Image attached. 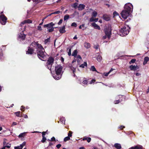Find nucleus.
Wrapping results in <instances>:
<instances>
[{
    "label": "nucleus",
    "mask_w": 149,
    "mask_h": 149,
    "mask_svg": "<svg viewBox=\"0 0 149 149\" xmlns=\"http://www.w3.org/2000/svg\"><path fill=\"white\" fill-rule=\"evenodd\" d=\"M25 23L24 22V21H23L21 22V23L20 24V26H22Z\"/></svg>",
    "instance_id": "obj_56"
},
{
    "label": "nucleus",
    "mask_w": 149,
    "mask_h": 149,
    "mask_svg": "<svg viewBox=\"0 0 149 149\" xmlns=\"http://www.w3.org/2000/svg\"><path fill=\"white\" fill-rule=\"evenodd\" d=\"M87 64L86 62H84V63L79 65L80 68H84V66H87Z\"/></svg>",
    "instance_id": "obj_26"
},
{
    "label": "nucleus",
    "mask_w": 149,
    "mask_h": 149,
    "mask_svg": "<svg viewBox=\"0 0 149 149\" xmlns=\"http://www.w3.org/2000/svg\"><path fill=\"white\" fill-rule=\"evenodd\" d=\"M114 146L117 149H120L121 148V146L120 143H116L114 145Z\"/></svg>",
    "instance_id": "obj_21"
},
{
    "label": "nucleus",
    "mask_w": 149,
    "mask_h": 149,
    "mask_svg": "<svg viewBox=\"0 0 149 149\" xmlns=\"http://www.w3.org/2000/svg\"><path fill=\"white\" fill-rule=\"evenodd\" d=\"M132 9L133 6L132 4L128 3L125 4L124 10L120 13L122 17L124 19H126L132 11Z\"/></svg>",
    "instance_id": "obj_1"
},
{
    "label": "nucleus",
    "mask_w": 149,
    "mask_h": 149,
    "mask_svg": "<svg viewBox=\"0 0 149 149\" xmlns=\"http://www.w3.org/2000/svg\"><path fill=\"white\" fill-rule=\"evenodd\" d=\"M60 13V11H56L55 12H54V13H52L50 15H49V16L51 15H52V14H59Z\"/></svg>",
    "instance_id": "obj_35"
},
{
    "label": "nucleus",
    "mask_w": 149,
    "mask_h": 149,
    "mask_svg": "<svg viewBox=\"0 0 149 149\" xmlns=\"http://www.w3.org/2000/svg\"><path fill=\"white\" fill-rule=\"evenodd\" d=\"M55 25V24L52 22L50 23L47 24H45L43 26L44 28H46L47 29V31L49 33L53 32L54 28L53 26Z\"/></svg>",
    "instance_id": "obj_5"
},
{
    "label": "nucleus",
    "mask_w": 149,
    "mask_h": 149,
    "mask_svg": "<svg viewBox=\"0 0 149 149\" xmlns=\"http://www.w3.org/2000/svg\"><path fill=\"white\" fill-rule=\"evenodd\" d=\"M129 68L130 70L134 71H139V67L138 65H131L130 66Z\"/></svg>",
    "instance_id": "obj_11"
},
{
    "label": "nucleus",
    "mask_w": 149,
    "mask_h": 149,
    "mask_svg": "<svg viewBox=\"0 0 149 149\" xmlns=\"http://www.w3.org/2000/svg\"><path fill=\"white\" fill-rule=\"evenodd\" d=\"M50 42V37L45 40L44 42L45 44H47Z\"/></svg>",
    "instance_id": "obj_29"
},
{
    "label": "nucleus",
    "mask_w": 149,
    "mask_h": 149,
    "mask_svg": "<svg viewBox=\"0 0 149 149\" xmlns=\"http://www.w3.org/2000/svg\"><path fill=\"white\" fill-rule=\"evenodd\" d=\"M122 101V99H118L117 100L114 101V103L115 104H118L120 102Z\"/></svg>",
    "instance_id": "obj_32"
},
{
    "label": "nucleus",
    "mask_w": 149,
    "mask_h": 149,
    "mask_svg": "<svg viewBox=\"0 0 149 149\" xmlns=\"http://www.w3.org/2000/svg\"><path fill=\"white\" fill-rule=\"evenodd\" d=\"M68 55L69 56H70L71 55V49H70L69 50V52H68Z\"/></svg>",
    "instance_id": "obj_45"
},
{
    "label": "nucleus",
    "mask_w": 149,
    "mask_h": 149,
    "mask_svg": "<svg viewBox=\"0 0 149 149\" xmlns=\"http://www.w3.org/2000/svg\"><path fill=\"white\" fill-rule=\"evenodd\" d=\"M51 141H56V139L54 137H53L51 138Z\"/></svg>",
    "instance_id": "obj_49"
},
{
    "label": "nucleus",
    "mask_w": 149,
    "mask_h": 149,
    "mask_svg": "<svg viewBox=\"0 0 149 149\" xmlns=\"http://www.w3.org/2000/svg\"><path fill=\"white\" fill-rule=\"evenodd\" d=\"M72 131H70L69 133H68V137H71L72 136Z\"/></svg>",
    "instance_id": "obj_44"
},
{
    "label": "nucleus",
    "mask_w": 149,
    "mask_h": 149,
    "mask_svg": "<svg viewBox=\"0 0 149 149\" xmlns=\"http://www.w3.org/2000/svg\"><path fill=\"white\" fill-rule=\"evenodd\" d=\"M14 149H22L19 148V147L16 146L14 147Z\"/></svg>",
    "instance_id": "obj_64"
},
{
    "label": "nucleus",
    "mask_w": 149,
    "mask_h": 149,
    "mask_svg": "<svg viewBox=\"0 0 149 149\" xmlns=\"http://www.w3.org/2000/svg\"><path fill=\"white\" fill-rule=\"evenodd\" d=\"M70 139V137H65V138L64 139L63 141L64 142H66L67 141L69 140Z\"/></svg>",
    "instance_id": "obj_36"
},
{
    "label": "nucleus",
    "mask_w": 149,
    "mask_h": 149,
    "mask_svg": "<svg viewBox=\"0 0 149 149\" xmlns=\"http://www.w3.org/2000/svg\"><path fill=\"white\" fill-rule=\"evenodd\" d=\"M102 18L104 20L106 21H109L110 19L109 16L107 14H103Z\"/></svg>",
    "instance_id": "obj_14"
},
{
    "label": "nucleus",
    "mask_w": 149,
    "mask_h": 149,
    "mask_svg": "<svg viewBox=\"0 0 149 149\" xmlns=\"http://www.w3.org/2000/svg\"><path fill=\"white\" fill-rule=\"evenodd\" d=\"M46 132H42V137L45 136V135Z\"/></svg>",
    "instance_id": "obj_53"
},
{
    "label": "nucleus",
    "mask_w": 149,
    "mask_h": 149,
    "mask_svg": "<svg viewBox=\"0 0 149 149\" xmlns=\"http://www.w3.org/2000/svg\"><path fill=\"white\" fill-rule=\"evenodd\" d=\"M25 108V107H24L23 106H22L21 107V111H24L23 110V109Z\"/></svg>",
    "instance_id": "obj_63"
},
{
    "label": "nucleus",
    "mask_w": 149,
    "mask_h": 149,
    "mask_svg": "<svg viewBox=\"0 0 149 149\" xmlns=\"http://www.w3.org/2000/svg\"><path fill=\"white\" fill-rule=\"evenodd\" d=\"M54 61V59L53 57L50 56L48 59L47 62L45 64V66L50 71H51L52 66L53 65Z\"/></svg>",
    "instance_id": "obj_4"
},
{
    "label": "nucleus",
    "mask_w": 149,
    "mask_h": 149,
    "mask_svg": "<svg viewBox=\"0 0 149 149\" xmlns=\"http://www.w3.org/2000/svg\"><path fill=\"white\" fill-rule=\"evenodd\" d=\"M32 1H33L34 2H35V3H39V0H32Z\"/></svg>",
    "instance_id": "obj_59"
},
{
    "label": "nucleus",
    "mask_w": 149,
    "mask_h": 149,
    "mask_svg": "<svg viewBox=\"0 0 149 149\" xmlns=\"http://www.w3.org/2000/svg\"><path fill=\"white\" fill-rule=\"evenodd\" d=\"M78 3L77 2H75V3H74V4L73 5V6H72L75 9H76L78 7Z\"/></svg>",
    "instance_id": "obj_34"
},
{
    "label": "nucleus",
    "mask_w": 149,
    "mask_h": 149,
    "mask_svg": "<svg viewBox=\"0 0 149 149\" xmlns=\"http://www.w3.org/2000/svg\"><path fill=\"white\" fill-rule=\"evenodd\" d=\"M91 16V17L90 19V21L92 22H93V12L92 13Z\"/></svg>",
    "instance_id": "obj_41"
},
{
    "label": "nucleus",
    "mask_w": 149,
    "mask_h": 149,
    "mask_svg": "<svg viewBox=\"0 0 149 149\" xmlns=\"http://www.w3.org/2000/svg\"><path fill=\"white\" fill-rule=\"evenodd\" d=\"M85 6L84 4H80L77 8L79 10L81 11L84 9Z\"/></svg>",
    "instance_id": "obj_16"
},
{
    "label": "nucleus",
    "mask_w": 149,
    "mask_h": 149,
    "mask_svg": "<svg viewBox=\"0 0 149 149\" xmlns=\"http://www.w3.org/2000/svg\"><path fill=\"white\" fill-rule=\"evenodd\" d=\"M149 58L148 56L144 57V61L143 62V65H145L149 61Z\"/></svg>",
    "instance_id": "obj_22"
},
{
    "label": "nucleus",
    "mask_w": 149,
    "mask_h": 149,
    "mask_svg": "<svg viewBox=\"0 0 149 149\" xmlns=\"http://www.w3.org/2000/svg\"><path fill=\"white\" fill-rule=\"evenodd\" d=\"M97 13L95 11H94L93 12V17H95L96 16H97Z\"/></svg>",
    "instance_id": "obj_48"
},
{
    "label": "nucleus",
    "mask_w": 149,
    "mask_h": 149,
    "mask_svg": "<svg viewBox=\"0 0 149 149\" xmlns=\"http://www.w3.org/2000/svg\"><path fill=\"white\" fill-rule=\"evenodd\" d=\"M136 59H132L130 62H129V63L130 64H131L132 63H134L136 61Z\"/></svg>",
    "instance_id": "obj_33"
},
{
    "label": "nucleus",
    "mask_w": 149,
    "mask_h": 149,
    "mask_svg": "<svg viewBox=\"0 0 149 149\" xmlns=\"http://www.w3.org/2000/svg\"><path fill=\"white\" fill-rule=\"evenodd\" d=\"M37 55L39 59L44 61L43 59L46 57V53L45 52V50L42 47V48H40L37 49Z\"/></svg>",
    "instance_id": "obj_2"
},
{
    "label": "nucleus",
    "mask_w": 149,
    "mask_h": 149,
    "mask_svg": "<svg viewBox=\"0 0 149 149\" xmlns=\"http://www.w3.org/2000/svg\"><path fill=\"white\" fill-rule=\"evenodd\" d=\"M107 37V35H105L103 37V38H102L103 39H105Z\"/></svg>",
    "instance_id": "obj_62"
},
{
    "label": "nucleus",
    "mask_w": 149,
    "mask_h": 149,
    "mask_svg": "<svg viewBox=\"0 0 149 149\" xmlns=\"http://www.w3.org/2000/svg\"><path fill=\"white\" fill-rule=\"evenodd\" d=\"M130 28L127 25L123 26L120 30V34L122 36H125L127 35L130 32Z\"/></svg>",
    "instance_id": "obj_3"
},
{
    "label": "nucleus",
    "mask_w": 149,
    "mask_h": 149,
    "mask_svg": "<svg viewBox=\"0 0 149 149\" xmlns=\"http://www.w3.org/2000/svg\"><path fill=\"white\" fill-rule=\"evenodd\" d=\"M42 137V139L41 142L43 143H45V142L46 141V139L45 136H43Z\"/></svg>",
    "instance_id": "obj_38"
},
{
    "label": "nucleus",
    "mask_w": 149,
    "mask_h": 149,
    "mask_svg": "<svg viewBox=\"0 0 149 149\" xmlns=\"http://www.w3.org/2000/svg\"><path fill=\"white\" fill-rule=\"evenodd\" d=\"M61 144H58V145H56V147L58 149H59L60 148V147H61Z\"/></svg>",
    "instance_id": "obj_50"
},
{
    "label": "nucleus",
    "mask_w": 149,
    "mask_h": 149,
    "mask_svg": "<svg viewBox=\"0 0 149 149\" xmlns=\"http://www.w3.org/2000/svg\"><path fill=\"white\" fill-rule=\"evenodd\" d=\"M125 128V126H123L121 125L120 126V130H123V128Z\"/></svg>",
    "instance_id": "obj_60"
},
{
    "label": "nucleus",
    "mask_w": 149,
    "mask_h": 149,
    "mask_svg": "<svg viewBox=\"0 0 149 149\" xmlns=\"http://www.w3.org/2000/svg\"><path fill=\"white\" fill-rule=\"evenodd\" d=\"M84 47L87 48H89L90 47V44L89 43L85 42L84 43Z\"/></svg>",
    "instance_id": "obj_24"
},
{
    "label": "nucleus",
    "mask_w": 149,
    "mask_h": 149,
    "mask_svg": "<svg viewBox=\"0 0 149 149\" xmlns=\"http://www.w3.org/2000/svg\"><path fill=\"white\" fill-rule=\"evenodd\" d=\"M105 35L107 36L108 39H110L111 35V26L110 24L108 25L107 27L104 30Z\"/></svg>",
    "instance_id": "obj_6"
},
{
    "label": "nucleus",
    "mask_w": 149,
    "mask_h": 149,
    "mask_svg": "<svg viewBox=\"0 0 149 149\" xmlns=\"http://www.w3.org/2000/svg\"><path fill=\"white\" fill-rule=\"evenodd\" d=\"M3 55L2 50L1 49H0V59H1Z\"/></svg>",
    "instance_id": "obj_39"
},
{
    "label": "nucleus",
    "mask_w": 149,
    "mask_h": 149,
    "mask_svg": "<svg viewBox=\"0 0 149 149\" xmlns=\"http://www.w3.org/2000/svg\"><path fill=\"white\" fill-rule=\"evenodd\" d=\"M37 29L38 30L41 31L42 30V28L41 26H38L37 27Z\"/></svg>",
    "instance_id": "obj_46"
},
{
    "label": "nucleus",
    "mask_w": 149,
    "mask_h": 149,
    "mask_svg": "<svg viewBox=\"0 0 149 149\" xmlns=\"http://www.w3.org/2000/svg\"><path fill=\"white\" fill-rule=\"evenodd\" d=\"M59 31L60 33H65L66 32L65 30V26H63L61 28H60V29L59 30Z\"/></svg>",
    "instance_id": "obj_17"
},
{
    "label": "nucleus",
    "mask_w": 149,
    "mask_h": 149,
    "mask_svg": "<svg viewBox=\"0 0 149 149\" xmlns=\"http://www.w3.org/2000/svg\"><path fill=\"white\" fill-rule=\"evenodd\" d=\"M25 23H32V21L29 19H27L24 21Z\"/></svg>",
    "instance_id": "obj_30"
},
{
    "label": "nucleus",
    "mask_w": 149,
    "mask_h": 149,
    "mask_svg": "<svg viewBox=\"0 0 149 149\" xmlns=\"http://www.w3.org/2000/svg\"><path fill=\"white\" fill-rule=\"evenodd\" d=\"M109 72H108V73H104V75L106 77H107L109 74Z\"/></svg>",
    "instance_id": "obj_52"
},
{
    "label": "nucleus",
    "mask_w": 149,
    "mask_h": 149,
    "mask_svg": "<svg viewBox=\"0 0 149 149\" xmlns=\"http://www.w3.org/2000/svg\"><path fill=\"white\" fill-rule=\"evenodd\" d=\"M143 147L141 145H137L134 147H132L130 149H142Z\"/></svg>",
    "instance_id": "obj_15"
},
{
    "label": "nucleus",
    "mask_w": 149,
    "mask_h": 149,
    "mask_svg": "<svg viewBox=\"0 0 149 149\" xmlns=\"http://www.w3.org/2000/svg\"><path fill=\"white\" fill-rule=\"evenodd\" d=\"M61 62L63 63L64 61V59L63 57H61Z\"/></svg>",
    "instance_id": "obj_61"
},
{
    "label": "nucleus",
    "mask_w": 149,
    "mask_h": 149,
    "mask_svg": "<svg viewBox=\"0 0 149 149\" xmlns=\"http://www.w3.org/2000/svg\"><path fill=\"white\" fill-rule=\"evenodd\" d=\"M76 61V58H74L73 60L72 61V63H74Z\"/></svg>",
    "instance_id": "obj_58"
},
{
    "label": "nucleus",
    "mask_w": 149,
    "mask_h": 149,
    "mask_svg": "<svg viewBox=\"0 0 149 149\" xmlns=\"http://www.w3.org/2000/svg\"><path fill=\"white\" fill-rule=\"evenodd\" d=\"M63 19H61L59 21L58 23V25H60L63 22Z\"/></svg>",
    "instance_id": "obj_47"
},
{
    "label": "nucleus",
    "mask_w": 149,
    "mask_h": 149,
    "mask_svg": "<svg viewBox=\"0 0 149 149\" xmlns=\"http://www.w3.org/2000/svg\"><path fill=\"white\" fill-rule=\"evenodd\" d=\"M96 59H97V61H100L102 59V57L100 55V54L99 53H97L96 55Z\"/></svg>",
    "instance_id": "obj_18"
},
{
    "label": "nucleus",
    "mask_w": 149,
    "mask_h": 149,
    "mask_svg": "<svg viewBox=\"0 0 149 149\" xmlns=\"http://www.w3.org/2000/svg\"><path fill=\"white\" fill-rule=\"evenodd\" d=\"M24 146H23V145H20L19 146H17L18 147H19V148H20L22 149L23 147Z\"/></svg>",
    "instance_id": "obj_57"
},
{
    "label": "nucleus",
    "mask_w": 149,
    "mask_h": 149,
    "mask_svg": "<svg viewBox=\"0 0 149 149\" xmlns=\"http://www.w3.org/2000/svg\"><path fill=\"white\" fill-rule=\"evenodd\" d=\"M69 67L72 70H73V73H74L76 71L75 68L72 67V66L71 65V64L70 65H69Z\"/></svg>",
    "instance_id": "obj_28"
},
{
    "label": "nucleus",
    "mask_w": 149,
    "mask_h": 149,
    "mask_svg": "<svg viewBox=\"0 0 149 149\" xmlns=\"http://www.w3.org/2000/svg\"><path fill=\"white\" fill-rule=\"evenodd\" d=\"M60 121L62 122L63 123V122H65V119L64 118H60Z\"/></svg>",
    "instance_id": "obj_40"
},
{
    "label": "nucleus",
    "mask_w": 149,
    "mask_h": 149,
    "mask_svg": "<svg viewBox=\"0 0 149 149\" xmlns=\"http://www.w3.org/2000/svg\"><path fill=\"white\" fill-rule=\"evenodd\" d=\"M76 59H77V61L78 63V64H80V61H81L82 58L81 56L79 55H77V56L76 57Z\"/></svg>",
    "instance_id": "obj_19"
},
{
    "label": "nucleus",
    "mask_w": 149,
    "mask_h": 149,
    "mask_svg": "<svg viewBox=\"0 0 149 149\" xmlns=\"http://www.w3.org/2000/svg\"><path fill=\"white\" fill-rule=\"evenodd\" d=\"M71 26L76 27L77 26V24L75 22H73L71 24Z\"/></svg>",
    "instance_id": "obj_42"
},
{
    "label": "nucleus",
    "mask_w": 149,
    "mask_h": 149,
    "mask_svg": "<svg viewBox=\"0 0 149 149\" xmlns=\"http://www.w3.org/2000/svg\"><path fill=\"white\" fill-rule=\"evenodd\" d=\"M85 78H84L83 80H81V82L83 84H91L92 83H93V79H92L91 81H89V79H85Z\"/></svg>",
    "instance_id": "obj_10"
},
{
    "label": "nucleus",
    "mask_w": 149,
    "mask_h": 149,
    "mask_svg": "<svg viewBox=\"0 0 149 149\" xmlns=\"http://www.w3.org/2000/svg\"><path fill=\"white\" fill-rule=\"evenodd\" d=\"M99 47V45H98L94 46V48L97 49H98Z\"/></svg>",
    "instance_id": "obj_54"
},
{
    "label": "nucleus",
    "mask_w": 149,
    "mask_h": 149,
    "mask_svg": "<svg viewBox=\"0 0 149 149\" xmlns=\"http://www.w3.org/2000/svg\"><path fill=\"white\" fill-rule=\"evenodd\" d=\"M20 113L21 112L20 111H17L15 113V114L16 116L17 117H21L22 116V114H20Z\"/></svg>",
    "instance_id": "obj_27"
},
{
    "label": "nucleus",
    "mask_w": 149,
    "mask_h": 149,
    "mask_svg": "<svg viewBox=\"0 0 149 149\" xmlns=\"http://www.w3.org/2000/svg\"><path fill=\"white\" fill-rule=\"evenodd\" d=\"M69 18V15L68 14H66L64 17V20L65 21Z\"/></svg>",
    "instance_id": "obj_31"
},
{
    "label": "nucleus",
    "mask_w": 149,
    "mask_h": 149,
    "mask_svg": "<svg viewBox=\"0 0 149 149\" xmlns=\"http://www.w3.org/2000/svg\"><path fill=\"white\" fill-rule=\"evenodd\" d=\"M19 37L23 40H24L26 37V35L24 34H21L19 35Z\"/></svg>",
    "instance_id": "obj_25"
},
{
    "label": "nucleus",
    "mask_w": 149,
    "mask_h": 149,
    "mask_svg": "<svg viewBox=\"0 0 149 149\" xmlns=\"http://www.w3.org/2000/svg\"><path fill=\"white\" fill-rule=\"evenodd\" d=\"M93 27L94 28H95L96 29H97L98 30H100V26L97 25L95 23H93Z\"/></svg>",
    "instance_id": "obj_23"
},
{
    "label": "nucleus",
    "mask_w": 149,
    "mask_h": 149,
    "mask_svg": "<svg viewBox=\"0 0 149 149\" xmlns=\"http://www.w3.org/2000/svg\"><path fill=\"white\" fill-rule=\"evenodd\" d=\"M34 49L33 48L29 47H28L27 51L26 52V54L31 55L34 53Z\"/></svg>",
    "instance_id": "obj_12"
},
{
    "label": "nucleus",
    "mask_w": 149,
    "mask_h": 149,
    "mask_svg": "<svg viewBox=\"0 0 149 149\" xmlns=\"http://www.w3.org/2000/svg\"><path fill=\"white\" fill-rule=\"evenodd\" d=\"M25 135V133H22L19 134V138H21L22 137H24V136Z\"/></svg>",
    "instance_id": "obj_37"
},
{
    "label": "nucleus",
    "mask_w": 149,
    "mask_h": 149,
    "mask_svg": "<svg viewBox=\"0 0 149 149\" xmlns=\"http://www.w3.org/2000/svg\"><path fill=\"white\" fill-rule=\"evenodd\" d=\"M113 16H117L118 15V14L116 11H115L113 13Z\"/></svg>",
    "instance_id": "obj_43"
},
{
    "label": "nucleus",
    "mask_w": 149,
    "mask_h": 149,
    "mask_svg": "<svg viewBox=\"0 0 149 149\" xmlns=\"http://www.w3.org/2000/svg\"><path fill=\"white\" fill-rule=\"evenodd\" d=\"M7 17L4 14H1L0 16V22L1 25H5L7 22Z\"/></svg>",
    "instance_id": "obj_7"
},
{
    "label": "nucleus",
    "mask_w": 149,
    "mask_h": 149,
    "mask_svg": "<svg viewBox=\"0 0 149 149\" xmlns=\"http://www.w3.org/2000/svg\"><path fill=\"white\" fill-rule=\"evenodd\" d=\"M77 50H75L74 51L73 53H72V56H73L74 57V58H76L77 57Z\"/></svg>",
    "instance_id": "obj_20"
},
{
    "label": "nucleus",
    "mask_w": 149,
    "mask_h": 149,
    "mask_svg": "<svg viewBox=\"0 0 149 149\" xmlns=\"http://www.w3.org/2000/svg\"><path fill=\"white\" fill-rule=\"evenodd\" d=\"M62 74H59L55 73V74H54L53 75V77L55 80H59L61 78Z\"/></svg>",
    "instance_id": "obj_13"
},
{
    "label": "nucleus",
    "mask_w": 149,
    "mask_h": 149,
    "mask_svg": "<svg viewBox=\"0 0 149 149\" xmlns=\"http://www.w3.org/2000/svg\"><path fill=\"white\" fill-rule=\"evenodd\" d=\"M31 46H32L33 47H36V49H38L40 48H42L43 47L41 44L38 43V42H32L30 45Z\"/></svg>",
    "instance_id": "obj_8"
},
{
    "label": "nucleus",
    "mask_w": 149,
    "mask_h": 149,
    "mask_svg": "<svg viewBox=\"0 0 149 149\" xmlns=\"http://www.w3.org/2000/svg\"><path fill=\"white\" fill-rule=\"evenodd\" d=\"M98 18H94V19H93V21L94 22H97V21H98Z\"/></svg>",
    "instance_id": "obj_55"
},
{
    "label": "nucleus",
    "mask_w": 149,
    "mask_h": 149,
    "mask_svg": "<svg viewBox=\"0 0 149 149\" xmlns=\"http://www.w3.org/2000/svg\"><path fill=\"white\" fill-rule=\"evenodd\" d=\"M86 140L89 143L91 141V138L90 137H87V139Z\"/></svg>",
    "instance_id": "obj_51"
},
{
    "label": "nucleus",
    "mask_w": 149,
    "mask_h": 149,
    "mask_svg": "<svg viewBox=\"0 0 149 149\" xmlns=\"http://www.w3.org/2000/svg\"><path fill=\"white\" fill-rule=\"evenodd\" d=\"M63 66L60 65H57L55 67V73L62 74Z\"/></svg>",
    "instance_id": "obj_9"
}]
</instances>
